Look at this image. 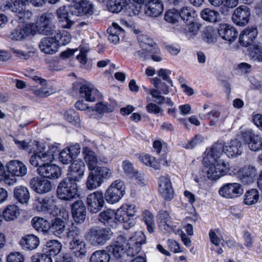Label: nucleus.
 I'll use <instances>...</instances> for the list:
<instances>
[{"instance_id": "f257e3e1", "label": "nucleus", "mask_w": 262, "mask_h": 262, "mask_svg": "<svg viewBox=\"0 0 262 262\" xmlns=\"http://www.w3.org/2000/svg\"><path fill=\"white\" fill-rule=\"evenodd\" d=\"M222 156L221 145H213L203 158L207 177L211 180H216L226 175V163L220 159Z\"/></svg>"}, {"instance_id": "f03ea898", "label": "nucleus", "mask_w": 262, "mask_h": 262, "mask_svg": "<svg viewBox=\"0 0 262 262\" xmlns=\"http://www.w3.org/2000/svg\"><path fill=\"white\" fill-rule=\"evenodd\" d=\"M113 236V232L108 227H92L86 234V239L93 246H102Z\"/></svg>"}, {"instance_id": "7ed1b4c3", "label": "nucleus", "mask_w": 262, "mask_h": 262, "mask_svg": "<svg viewBox=\"0 0 262 262\" xmlns=\"http://www.w3.org/2000/svg\"><path fill=\"white\" fill-rule=\"evenodd\" d=\"M57 196L63 201H72L78 197L77 182L68 178L63 179L57 187Z\"/></svg>"}, {"instance_id": "20e7f679", "label": "nucleus", "mask_w": 262, "mask_h": 262, "mask_svg": "<svg viewBox=\"0 0 262 262\" xmlns=\"http://www.w3.org/2000/svg\"><path fill=\"white\" fill-rule=\"evenodd\" d=\"M45 148L43 143L34 141V159L51 163L54 160L55 156L59 154V148L57 145H51L47 151H45Z\"/></svg>"}, {"instance_id": "39448f33", "label": "nucleus", "mask_w": 262, "mask_h": 262, "mask_svg": "<svg viewBox=\"0 0 262 262\" xmlns=\"http://www.w3.org/2000/svg\"><path fill=\"white\" fill-rule=\"evenodd\" d=\"M41 161L39 162L38 159H34V165L38 167L36 171L40 176L50 179H57L60 176L61 169L58 166Z\"/></svg>"}, {"instance_id": "423d86ee", "label": "nucleus", "mask_w": 262, "mask_h": 262, "mask_svg": "<svg viewBox=\"0 0 262 262\" xmlns=\"http://www.w3.org/2000/svg\"><path fill=\"white\" fill-rule=\"evenodd\" d=\"M125 189L123 182L121 180H117L108 187L104 195V198L108 203H116L123 196Z\"/></svg>"}, {"instance_id": "0eeeda50", "label": "nucleus", "mask_w": 262, "mask_h": 262, "mask_svg": "<svg viewBox=\"0 0 262 262\" xmlns=\"http://www.w3.org/2000/svg\"><path fill=\"white\" fill-rule=\"evenodd\" d=\"M34 206L37 211L48 213L53 216L57 215L60 211L56 206L55 200L52 198L35 197Z\"/></svg>"}, {"instance_id": "6e6552de", "label": "nucleus", "mask_w": 262, "mask_h": 262, "mask_svg": "<svg viewBox=\"0 0 262 262\" xmlns=\"http://www.w3.org/2000/svg\"><path fill=\"white\" fill-rule=\"evenodd\" d=\"M137 39L141 48L147 49L149 53H152L151 59L154 61L159 62L162 60L160 50L151 38L141 34L138 35Z\"/></svg>"}, {"instance_id": "1a4fd4ad", "label": "nucleus", "mask_w": 262, "mask_h": 262, "mask_svg": "<svg viewBox=\"0 0 262 262\" xmlns=\"http://www.w3.org/2000/svg\"><path fill=\"white\" fill-rule=\"evenodd\" d=\"M126 244L125 238L120 235L116 237L113 243L106 247V251L112 254L115 259H121L125 253H127Z\"/></svg>"}, {"instance_id": "9d476101", "label": "nucleus", "mask_w": 262, "mask_h": 262, "mask_svg": "<svg viewBox=\"0 0 262 262\" xmlns=\"http://www.w3.org/2000/svg\"><path fill=\"white\" fill-rule=\"evenodd\" d=\"M104 196L102 192L96 191L89 194L86 197L88 210L92 213L98 212L105 204Z\"/></svg>"}, {"instance_id": "9b49d317", "label": "nucleus", "mask_w": 262, "mask_h": 262, "mask_svg": "<svg viewBox=\"0 0 262 262\" xmlns=\"http://www.w3.org/2000/svg\"><path fill=\"white\" fill-rule=\"evenodd\" d=\"M146 243V237L142 231L135 232L130 238L127 255L133 257L141 251V246Z\"/></svg>"}, {"instance_id": "f8f14e48", "label": "nucleus", "mask_w": 262, "mask_h": 262, "mask_svg": "<svg viewBox=\"0 0 262 262\" xmlns=\"http://www.w3.org/2000/svg\"><path fill=\"white\" fill-rule=\"evenodd\" d=\"M75 8L73 6H62L57 10V15L61 27L70 29L74 24L71 19V15H75Z\"/></svg>"}, {"instance_id": "ddd939ff", "label": "nucleus", "mask_w": 262, "mask_h": 262, "mask_svg": "<svg viewBox=\"0 0 262 262\" xmlns=\"http://www.w3.org/2000/svg\"><path fill=\"white\" fill-rule=\"evenodd\" d=\"M221 145L222 146V155L224 152L229 158H236L241 155L243 152L242 143L237 139H232L226 145L216 143L213 145Z\"/></svg>"}, {"instance_id": "4468645a", "label": "nucleus", "mask_w": 262, "mask_h": 262, "mask_svg": "<svg viewBox=\"0 0 262 262\" xmlns=\"http://www.w3.org/2000/svg\"><path fill=\"white\" fill-rule=\"evenodd\" d=\"M55 27L51 23V19L47 14L42 15L35 23V29L34 33L37 32L45 35L53 34Z\"/></svg>"}, {"instance_id": "2eb2a0df", "label": "nucleus", "mask_w": 262, "mask_h": 262, "mask_svg": "<svg viewBox=\"0 0 262 262\" xmlns=\"http://www.w3.org/2000/svg\"><path fill=\"white\" fill-rule=\"evenodd\" d=\"M219 194L227 199H233L242 195L244 190L241 185L237 183H227L219 189Z\"/></svg>"}, {"instance_id": "dca6fc26", "label": "nucleus", "mask_w": 262, "mask_h": 262, "mask_svg": "<svg viewBox=\"0 0 262 262\" xmlns=\"http://www.w3.org/2000/svg\"><path fill=\"white\" fill-rule=\"evenodd\" d=\"M159 191L162 197L166 201H171L174 196V189L170 177L163 176L160 177Z\"/></svg>"}, {"instance_id": "f3484780", "label": "nucleus", "mask_w": 262, "mask_h": 262, "mask_svg": "<svg viewBox=\"0 0 262 262\" xmlns=\"http://www.w3.org/2000/svg\"><path fill=\"white\" fill-rule=\"evenodd\" d=\"M250 15V8L246 5H242L234 11L232 15V20L237 25L243 26L248 24Z\"/></svg>"}, {"instance_id": "a211bd4d", "label": "nucleus", "mask_w": 262, "mask_h": 262, "mask_svg": "<svg viewBox=\"0 0 262 262\" xmlns=\"http://www.w3.org/2000/svg\"><path fill=\"white\" fill-rule=\"evenodd\" d=\"M80 152V146L78 143L71 145L62 149L59 154V160L63 164L71 163Z\"/></svg>"}, {"instance_id": "6ab92c4d", "label": "nucleus", "mask_w": 262, "mask_h": 262, "mask_svg": "<svg viewBox=\"0 0 262 262\" xmlns=\"http://www.w3.org/2000/svg\"><path fill=\"white\" fill-rule=\"evenodd\" d=\"M85 170V166L83 161L80 160L73 161L69 167L67 178L77 183L83 178Z\"/></svg>"}, {"instance_id": "aec40b11", "label": "nucleus", "mask_w": 262, "mask_h": 262, "mask_svg": "<svg viewBox=\"0 0 262 262\" xmlns=\"http://www.w3.org/2000/svg\"><path fill=\"white\" fill-rule=\"evenodd\" d=\"M164 5L161 0H149L144 6V13L149 17H157L163 12Z\"/></svg>"}, {"instance_id": "412c9836", "label": "nucleus", "mask_w": 262, "mask_h": 262, "mask_svg": "<svg viewBox=\"0 0 262 262\" xmlns=\"http://www.w3.org/2000/svg\"><path fill=\"white\" fill-rule=\"evenodd\" d=\"M72 214L74 221L82 223L85 220L86 210L85 204L81 201H75L71 206Z\"/></svg>"}, {"instance_id": "4be33fe9", "label": "nucleus", "mask_w": 262, "mask_h": 262, "mask_svg": "<svg viewBox=\"0 0 262 262\" xmlns=\"http://www.w3.org/2000/svg\"><path fill=\"white\" fill-rule=\"evenodd\" d=\"M257 33L256 27H249L241 33L239 42L244 47H248L254 42L257 36Z\"/></svg>"}, {"instance_id": "5701e85b", "label": "nucleus", "mask_w": 262, "mask_h": 262, "mask_svg": "<svg viewBox=\"0 0 262 262\" xmlns=\"http://www.w3.org/2000/svg\"><path fill=\"white\" fill-rule=\"evenodd\" d=\"M242 137L250 150L256 151L259 150L262 138L255 135L252 130H246L242 134Z\"/></svg>"}, {"instance_id": "b1692460", "label": "nucleus", "mask_w": 262, "mask_h": 262, "mask_svg": "<svg viewBox=\"0 0 262 262\" xmlns=\"http://www.w3.org/2000/svg\"><path fill=\"white\" fill-rule=\"evenodd\" d=\"M218 33L223 39L231 43L237 37L238 32L232 26L227 24H221L218 28Z\"/></svg>"}, {"instance_id": "393cba45", "label": "nucleus", "mask_w": 262, "mask_h": 262, "mask_svg": "<svg viewBox=\"0 0 262 262\" xmlns=\"http://www.w3.org/2000/svg\"><path fill=\"white\" fill-rule=\"evenodd\" d=\"M69 248L72 251L73 254L78 258L82 259L86 256V244L82 239L71 240L69 244Z\"/></svg>"}, {"instance_id": "a878e982", "label": "nucleus", "mask_w": 262, "mask_h": 262, "mask_svg": "<svg viewBox=\"0 0 262 262\" xmlns=\"http://www.w3.org/2000/svg\"><path fill=\"white\" fill-rule=\"evenodd\" d=\"M34 87H37L36 90L34 89V94L40 97L45 98L51 95V93L46 87L47 85V80L37 76H34Z\"/></svg>"}, {"instance_id": "bb28decb", "label": "nucleus", "mask_w": 262, "mask_h": 262, "mask_svg": "<svg viewBox=\"0 0 262 262\" xmlns=\"http://www.w3.org/2000/svg\"><path fill=\"white\" fill-rule=\"evenodd\" d=\"M127 214L122 206L115 212L116 225L118 223H122L123 224L124 228L126 230L134 227L136 223L135 219L129 218Z\"/></svg>"}, {"instance_id": "cd10ccee", "label": "nucleus", "mask_w": 262, "mask_h": 262, "mask_svg": "<svg viewBox=\"0 0 262 262\" xmlns=\"http://www.w3.org/2000/svg\"><path fill=\"white\" fill-rule=\"evenodd\" d=\"M256 175V169L253 166H245L240 169L238 178L244 184H249L254 182Z\"/></svg>"}, {"instance_id": "c85d7f7f", "label": "nucleus", "mask_w": 262, "mask_h": 262, "mask_svg": "<svg viewBox=\"0 0 262 262\" xmlns=\"http://www.w3.org/2000/svg\"><path fill=\"white\" fill-rule=\"evenodd\" d=\"M40 51L48 54H53L58 51L56 42L52 37H46L41 39L39 44Z\"/></svg>"}, {"instance_id": "c756f323", "label": "nucleus", "mask_w": 262, "mask_h": 262, "mask_svg": "<svg viewBox=\"0 0 262 262\" xmlns=\"http://www.w3.org/2000/svg\"><path fill=\"white\" fill-rule=\"evenodd\" d=\"M73 7L75 8V16L91 15L94 13V7L90 2L81 1L74 4Z\"/></svg>"}, {"instance_id": "7c9ffc66", "label": "nucleus", "mask_w": 262, "mask_h": 262, "mask_svg": "<svg viewBox=\"0 0 262 262\" xmlns=\"http://www.w3.org/2000/svg\"><path fill=\"white\" fill-rule=\"evenodd\" d=\"M80 95L87 101L93 102L98 96V91L91 84H84L81 85L79 89Z\"/></svg>"}, {"instance_id": "2f4dec72", "label": "nucleus", "mask_w": 262, "mask_h": 262, "mask_svg": "<svg viewBox=\"0 0 262 262\" xmlns=\"http://www.w3.org/2000/svg\"><path fill=\"white\" fill-rule=\"evenodd\" d=\"M107 32L108 34V39L114 44L119 43L120 37L124 35V30L116 23H113L112 25L107 29Z\"/></svg>"}, {"instance_id": "473e14b6", "label": "nucleus", "mask_w": 262, "mask_h": 262, "mask_svg": "<svg viewBox=\"0 0 262 262\" xmlns=\"http://www.w3.org/2000/svg\"><path fill=\"white\" fill-rule=\"evenodd\" d=\"M7 169L10 173L15 176H23L27 172L26 166L16 160L10 161L7 164Z\"/></svg>"}, {"instance_id": "72a5a7b5", "label": "nucleus", "mask_w": 262, "mask_h": 262, "mask_svg": "<svg viewBox=\"0 0 262 262\" xmlns=\"http://www.w3.org/2000/svg\"><path fill=\"white\" fill-rule=\"evenodd\" d=\"M99 221L104 225H107L112 227L116 226L115 212L112 209H107L100 213Z\"/></svg>"}, {"instance_id": "f704fd0d", "label": "nucleus", "mask_w": 262, "mask_h": 262, "mask_svg": "<svg viewBox=\"0 0 262 262\" xmlns=\"http://www.w3.org/2000/svg\"><path fill=\"white\" fill-rule=\"evenodd\" d=\"M84 159L88 163L89 170L96 168L97 164V159L95 153L88 147H84L82 150Z\"/></svg>"}, {"instance_id": "c9c22d12", "label": "nucleus", "mask_w": 262, "mask_h": 262, "mask_svg": "<svg viewBox=\"0 0 262 262\" xmlns=\"http://www.w3.org/2000/svg\"><path fill=\"white\" fill-rule=\"evenodd\" d=\"M66 224L64 221L59 218H56L50 225L49 230L54 235L61 237L65 231Z\"/></svg>"}, {"instance_id": "e433bc0d", "label": "nucleus", "mask_w": 262, "mask_h": 262, "mask_svg": "<svg viewBox=\"0 0 262 262\" xmlns=\"http://www.w3.org/2000/svg\"><path fill=\"white\" fill-rule=\"evenodd\" d=\"M34 181L35 180L34 179ZM50 182L45 178H37L34 184V190L38 193H44L51 189Z\"/></svg>"}, {"instance_id": "4c0bfd02", "label": "nucleus", "mask_w": 262, "mask_h": 262, "mask_svg": "<svg viewBox=\"0 0 262 262\" xmlns=\"http://www.w3.org/2000/svg\"><path fill=\"white\" fill-rule=\"evenodd\" d=\"M14 196L21 204H27L30 199V193L28 189L23 186L18 187L14 189Z\"/></svg>"}, {"instance_id": "58836bf2", "label": "nucleus", "mask_w": 262, "mask_h": 262, "mask_svg": "<svg viewBox=\"0 0 262 262\" xmlns=\"http://www.w3.org/2000/svg\"><path fill=\"white\" fill-rule=\"evenodd\" d=\"M19 209L14 204L10 205L3 211V216L6 221H14L19 215Z\"/></svg>"}, {"instance_id": "ea45409f", "label": "nucleus", "mask_w": 262, "mask_h": 262, "mask_svg": "<svg viewBox=\"0 0 262 262\" xmlns=\"http://www.w3.org/2000/svg\"><path fill=\"white\" fill-rule=\"evenodd\" d=\"M46 253L51 257L58 255L61 251L62 245L57 240H50L47 242Z\"/></svg>"}, {"instance_id": "a19ab883", "label": "nucleus", "mask_w": 262, "mask_h": 262, "mask_svg": "<svg viewBox=\"0 0 262 262\" xmlns=\"http://www.w3.org/2000/svg\"><path fill=\"white\" fill-rule=\"evenodd\" d=\"M126 5V0H108L107 8L109 11L118 13L121 12Z\"/></svg>"}, {"instance_id": "79ce46f5", "label": "nucleus", "mask_w": 262, "mask_h": 262, "mask_svg": "<svg viewBox=\"0 0 262 262\" xmlns=\"http://www.w3.org/2000/svg\"><path fill=\"white\" fill-rule=\"evenodd\" d=\"M20 0H10L7 1L5 4L1 6V9L4 11L10 10L11 11L17 13V15L21 14V12L24 11Z\"/></svg>"}, {"instance_id": "37998d69", "label": "nucleus", "mask_w": 262, "mask_h": 262, "mask_svg": "<svg viewBox=\"0 0 262 262\" xmlns=\"http://www.w3.org/2000/svg\"><path fill=\"white\" fill-rule=\"evenodd\" d=\"M110 255L105 250H98L94 252L90 258L89 262H109Z\"/></svg>"}, {"instance_id": "c03bdc74", "label": "nucleus", "mask_w": 262, "mask_h": 262, "mask_svg": "<svg viewBox=\"0 0 262 262\" xmlns=\"http://www.w3.org/2000/svg\"><path fill=\"white\" fill-rule=\"evenodd\" d=\"M91 171L96 174L102 183L105 180L109 179L112 175L111 169L104 166H96V168Z\"/></svg>"}, {"instance_id": "a18cd8bd", "label": "nucleus", "mask_w": 262, "mask_h": 262, "mask_svg": "<svg viewBox=\"0 0 262 262\" xmlns=\"http://www.w3.org/2000/svg\"><path fill=\"white\" fill-rule=\"evenodd\" d=\"M180 17L185 22H191L195 16V12L190 7L186 6L182 8L179 11Z\"/></svg>"}, {"instance_id": "49530a36", "label": "nucleus", "mask_w": 262, "mask_h": 262, "mask_svg": "<svg viewBox=\"0 0 262 262\" xmlns=\"http://www.w3.org/2000/svg\"><path fill=\"white\" fill-rule=\"evenodd\" d=\"M53 37L56 42L58 48L68 44L71 41V39L70 34L66 31L57 32Z\"/></svg>"}, {"instance_id": "de8ad7c7", "label": "nucleus", "mask_w": 262, "mask_h": 262, "mask_svg": "<svg viewBox=\"0 0 262 262\" xmlns=\"http://www.w3.org/2000/svg\"><path fill=\"white\" fill-rule=\"evenodd\" d=\"M201 16L205 21L215 23L217 20L219 14L215 10H211L209 8H206L201 11Z\"/></svg>"}, {"instance_id": "09e8293b", "label": "nucleus", "mask_w": 262, "mask_h": 262, "mask_svg": "<svg viewBox=\"0 0 262 262\" xmlns=\"http://www.w3.org/2000/svg\"><path fill=\"white\" fill-rule=\"evenodd\" d=\"M102 183L96 174L90 171L86 181V188L89 190H93L99 187Z\"/></svg>"}, {"instance_id": "8fccbe9b", "label": "nucleus", "mask_w": 262, "mask_h": 262, "mask_svg": "<svg viewBox=\"0 0 262 262\" xmlns=\"http://www.w3.org/2000/svg\"><path fill=\"white\" fill-rule=\"evenodd\" d=\"M258 199V191L255 189H252L246 192L244 201L245 204L250 205L256 203Z\"/></svg>"}, {"instance_id": "3c124183", "label": "nucleus", "mask_w": 262, "mask_h": 262, "mask_svg": "<svg viewBox=\"0 0 262 262\" xmlns=\"http://www.w3.org/2000/svg\"><path fill=\"white\" fill-rule=\"evenodd\" d=\"M140 161L147 166H149L155 169H160L161 165L156 159L148 155H142L140 157Z\"/></svg>"}, {"instance_id": "603ef678", "label": "nucleus", "mask_w": 262, "mask_h": 262, "mask_svg": "<svg viewBox=\"0 0 262 262\" xmlns=\"http://www.w3.org/2000/svg\"><path fill=\"white\" fill-rule=\"evenodd\" d=\"M143 219L149 233H152L155 228L153 214L148 210L143 212Z\"/></svg>"}, {"instance_id": "864d4df0", "label": "nucleus", "mask_w": 262, "mask_h": 262, "mask_svg": "<svg viewBox=\"0 0 262 262\" xmlns=\"http://www.w3.org/2000/svg\"><path fill=\"white\" fill-rule=\"evenodd\" d=\"M36 217H34V228L37 231L46 232L49 230V223L42 217H38L35 220Z\"/></svg>"}, {"instance_id": "5fc2aeb1", "label": "nucleus", "mask_w": 262, "mask_h": 262, "mask_svg": "<svg viewBox=\"0 0 262 262\" xmlns=\"http://www.w3.org/2000/svg\"><path fill=\"white\" fill-rule=\"evenodd\" d=\"M216 32L213 28L211 27H207L204 30L203 38L208 43H213L216 40Z\"/></svg>"}, {"instance_id": "6e6d98bb", "label": "nucleus", "mask_w": 262, "mask_h": 262, "mask_svg": "<svg viewBox=\"0 0 262 262\" xmlns=\"http://www.w3.org/2000/svg\"><path fill=\"white\" fill-rule=\"evenodd\" d=\"M152 83L156 89L161 91L162 94L167 95L169 93V86L163 82L159 77H154L152 79Z\"/></svg>"}, {"instance_id": "4d7b16f0", "label": "nucleus", "mask_w": 262, "mask_h": 262, "mask_svg": "<svg viewBox=\"0 0 262 262\" xmlns=\"http://www.w3.org/2000/svg\"><path fill=\"white\" fill-rule=\"evenodd\" d=\"M180 18L179 11L175 9H170L167 11L165 14L164 19L165 21L171 24L178 22Z\"/></svg>"}, {"instance_id": "13d9d810", "label": "nucleus", "mask_w": 262, "mask_h": 262, "mask_svg": "<svg viewBox=\"0 0 262 262\" xmlns=\"http://www.w3.org/2000/svg\"><path fill=\"white\" fill-rule=\"evenodd\" d=\"M238 0H224L223 5L221 7L220 12L225 15H228L230 9L233 8L238 4Z\"/></svg>"}, {"instance_id": "bf43d9fd", "label": "nucleus", "mask_w": 262, "mask_h": 262, "mask_svg": "<svg viewBox=\"0 0 262 262\" xmlns=\"http://www.w3.org/2000/svg\"><path fill=\"white\" fill-rule=\"evenodd\" d=\"M204 141V137L199 134L196 135L191 140L183 145V147L186 149H192L198 145L203 143Z\"/></svg>"}, {"instance_id": "052dcab7", "label": "nucleus", "mask_w": 262, "mask_h": 262, "mask_svg": "<svg viewBox=\"0 0 262 262\" xmlns=\"http://www.w3.org/2000/svg\"><path fill=\"white\" fill-rule=\"evenodd\" d=\"M22 248L25 250H32L33 249V234H28L23 237L19 242Z\"/></svg>"}, {"instance_id": "680f3d73", "label": "nucleus", "mask_w": 262, "mask_h": 262, "mask_svg": "<svg viewBox=\"0 0 262 262\" xmlns=\"http://www.w3.org/2000/svg\"><path fill=\"white\" fill-rule=\"evenodd\" d=\"M64 119L70 123L76 124L80 121L79 117L74 109H70L64 113Z\"/></svg>"}, {"instance_id": "e2e57ef3", "label": "nucleus", "mask_w": 262, "mask_h": 262, "mask_svg": "<svg viewBox=\"0 0 262 262\" xmlns=\"http://www.w3.org/2000/svg\"><path fill=\"white\" fill-rule=\"evenodd\" d=\"M250 55L254 60L262 61V46L254 45L250 52Z\"/></svg>"}, {"instance_id": "0e129e2a", "label": "nucleus", "mask_w": 262, "mask_h": 262, "mask_svg": "<svg viewBox=\"0 0 262 262\" xmlns=\"http://www.w3.org/2000/svg\"><path fill=\"white\" fill-rule=\"evenodd\" d=\"M152 53H149L148 50L142 48L141 50L137 51L134 53V56L136 59L144 61L151 58Z\"/></svg>"}, {"instance_id": "69168bd1", "label": "nucleus", "mask_w": 262, "mask_h": 262, "mask_svg": "<svg viewBox=\"0 0 262 262\" xmlns=\"http://www.w3.org/2000/svg\"><path fill=\"white\" fill-rule=\"evenodd\" d=\"M93 110L100 114L113 112V108L111 107L110 105L102 102L97 103Z\"/></svg>"}, {"instance_id": "338daca9", "label": "nucleus", "mask_w": 262, "mask_h": 262, "mask_svg": "<svg viewBox=\"0 0 262 262\" xmlns=\"http://www.w3.org/2000/svg\"><path fill=\"white\" fill-rule=\"evenodd\" d=\"M162 93L157 89H151L149 90V94L153 98L156 99L155 101L157 104H162L165 102V97L161 95Z\"/></svg>"}, {"instance_id": "774afa93", "label": "nucleus", "mask_w": 262, "mask_h": 262, "mask_svg": "<svg viewBox=\"0 0 262 262\" xmlns=\"http://www.w3.org/2000/svg\"><path fill=\"white\" fill-rule=\"evenodd\" d=\"M7 262H24V257L19 252H12L7 256Z\"/></svg>"}]
</instances>
